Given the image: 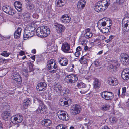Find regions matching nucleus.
Wrapping results in <instances>:
<instances>
[{
	"instance_id": "36",
	"label": "nucleus",
	"mask_w": 129,
	"mask_h": 129,
	"mask_svg": "<svg viewBox=\"0 0 129 129\" xmlns=\"http://www.w3.org/2000/svg\"><path fill=\"white\" fill-rule=\"evenodd\" d=\"M71 77L72 83L75 82L78 80V77L76 75L71 74Z\"/></svg>"
},
{
	"instance_id": "52",
	"label": "nucleus",
	"mask_w": 129,
	"mask_h": 129,
	"mask_svg": "<svg viewBox=\"0 0 129 129\" xmlns=\"http://www.w3.org/2000/svg\"><path fill=\"white\" fill-rule=\"evenodd\" d=\"M126 88L125 87H123L122 88V94L123 96L125 95V94L126 92Z\"/></svg>"
},
{
	"instance_id": "50",
	"label": "nucleus",
	"mask_w": 129,
	"mask_h": 129,
	"mask_svg": "<svg viewBox=\"0 0 129 129\" xmlns=\"http://www.w3.org/2000/svg\"><path fill=\"white\" fill-rule=\"evenodd\" d=\"M114 36L113 35L110 36L109 38L107 40H105V42L107 43H108L112 39H113L114 37Z\"/></svg>"
},
{
	"instance_id": "47",
	"label": "nucleus",
	"mask_w": 129,
	"mask_h": 129,
	"mask_svg": "<svg viewBox=\"0 0 129 129\" xmlns=\"http://www.w3.org/2000/svg\"><path fill=\"white\" fill-rule=\"evenodd\" d=\"M111 25H110L109 26H108V27H109V28H103V32L104 33H107L109 31V30L110 29V26Z\"/></svg>"
},
{
	"instance_id": "18",
	"label": "nucleus",
	"mask_w": 129,
	"mask_h": 129,
	"mask_svg": "<svg viewBox=\"0 0 129 129\" xmlns=\"http://www.w3.org/2000/svg\"><path fill=\"white\" fill-rule=\"evenodd\" d=\"M58 60V62L62 66H66L68 63V59L64 57H61Z\"/></svg>"
},
{
	"instance_id": "2",
	"label": "nucleus",
	"mask_w": 129,
	"mask_h": 129,
	"mask_svg": "<svg viewBox=\"0 0 129 129\" xmlns=\"http://www.w3.org/2000/svg\"><path fill=\"white\" fill-rule=\"evenodd\" d=\"M22 82L21 76L18 74L15 73L12 76V82L15 85H19Z\"/></svg>"
},
{
	"instance_id": "9",
	"label": "nucleus",
	"mask_w": 129,
	"mask_h": 129,
	"mask_svg": "<svg viewBox=\"0 0 129 129\" xmlns=\"http://www.w3.org/2000/svg\"><path fill=\"white\" fill-rule=\"evenodd\" d=\"M121 57V61L124 65L128 64L129 63V56L125 53H122L120 55Z\"/></svg>"
},
{
	"instance_id": "30",
	"label": "nucleus",
	"mask_w": 129,
	"mask_h": 129,
	"mask_svg": "<svg viewBox=\"0 0 129 129\" xmlns=\"http://www.w3.org/2000/svg\"><path fill=\"white\" fill-rule=\"evenodd\" d=\"M71 74L67 75L65 78L64 80L67 83H72V80L71 79Z\"/></svg>"
},
{
	"instance_id": "46",
	"label": "nucleus",
	"mask_w": 129,
	"mask_h": 129,
	"mask_svg": "<svg viewBox=\"0 0 129 129\" xmlns=\"http://www.w3.org/2000/svg\"><path fill=\"white\" fill-rule=\"evenodd\" d=\"M102 20H100L98 22V24H99V25H101V26H105L106 25V23L105 22V21H102L101 22Z\"/></svg>"
},
{
	"instance_id": "16",
	"label": "nucleus",
	"mask_w": 129,
	"mask_h": 129,
	"mask_svg": "<svg viewBox=\"0 0 129 129\" xmlns=\"http://www.w3.org/2000/svg\"><path fill=\"white\" fill-rule=\"evenodd\" d=\"M121 77L124 80L129 79V69L125 68L124 69L121 73Z\"/></svg>"
},
{
	"instance_id": "55",
	"label": "nucleus",
	"mask_w": 129,
	"mask_h": 129,
	"mask_svg": "<svg viewBox=\"0 0 129 129\" xmlns=\"http://www.w3.org/2000/svg\"><path fill=\"white\" fill-rule=\"evenodd\" d=\"M33 64L31 63L30 62L29 64V68L31 71H32L33 70Z\"/></svg>"
},
{
	"instance_id": "15",
	"label": "nucleus",
	"mask_w": 129,
	"mask_h": 129,
	"mask_svg": "<svg viewBox=\"0 0 129 129\" xmlns=\"http://www.w3.org/2000/svg\"><path fill=\"white\" fill-rule=\"evenodd\" d=\"M108 83L110 85H116L118 84L117 79L114 77H110L108 79Z\"/></svg>"
},
{
	"instance_id": "53",
	"label": "nucleus",
	"mask_w": 129,
	"mask_h": 129,
	"mask_svg": "<svg viewBox=\"0 0 129 129\" xmlns=\"http://www.w3.org/2000/svg\"><path fill=\"white\" fill-rule=\"evenodd\" d=\"M103 6V5L102 1L98 2L95 5V6H96L97 8V7H98V6Z\"/></svg>"
},
{
	"instance_id": "31",
	"label": "nucleus",
	"mask_w": 129,
	"mask_h": 129,
	"mask_svg": "<svg viewBox=\"0 0 129 129\" xmlns=\"http://www.w3.org/2000/svg\"><path fill=\"white\" fill-rule=\"evenodd\" d=\"M30 102L29 99L26 98L23 101V105L25 108L27 107Z\"/></svg>"
},
{
	"instance_id": "23",
	"label": "nucleus",
	"mask_w": 129,
	"mask_h": 129,
	"mask_svg": "<svg viewBox=\"0 0 129 129\" xmlns=\"http://www.w3.org/2000/svg\"><path fill=\"white\" fill-rule=\"evenodd\" d=\"M52 123L51 121L49 119H45L42 121L41 124L43 126H50Z\"/></svg>"
},
{
	"instance_id": "3",
	"label": "nucleus",
	"mask_w": 129,
	"mask_h": 129,
	"mask_svg": "<svg viewBox=\"0 0 129 129\" xmlns=\"http://www.w3.org/2000/svg\"><path fill=\"white\" fill-rule=\"evenodd\" d=\"M122 29L124 32L129 31V17L124 18L122 21Z\"/></svg>"
},
{
	"instance_id": "40",
	"label": "nucleus",
	"mask_w": 129,
	"mask_h": 129,
	"mask_svg": "<svg viewBox=\"0 0 129 129\" xmlns=\"http://www.w3.org/2000/svg\"><path fill=\"white\" fill-rule=\"evenodd\" d=\"M10 10L8 14L9 15L13 16L16 13V11L13 10L12 8L11 7Z\"/></svg>"
},
{
	"instance_id": "19",
	"label": "nucleus",
	"mask_w": 129,
	"mask_h": 129,
	"mask_svg": "<svg viewBox=\"0 0 129 129\" xmlns=\"http://www.w3.org/2000/svg\"><path fill=\"white\" fill-rule=\"evenodd\" d=\"M70 48V45L67 43L64 42L63 43L61 49L64 52L67 53L69 51Z\"/></svg>"
},
{
	"instance_id": "28",
	"label": "nucleus",
	"mask_w": 129,
	"mask_h": 129,
	"mask_svg": "<svg viewBox=\"0 0 129 129\" xmlns=\"http://www.w3.org/2000/svg\"><path fill=\"white\" fill-rule=\"evenodd\" d=\"M103 6L105 7V9L107 8L110 4V0H102V1Z\"/></svg>"
},
{
	"instance_id": "14",
	"label": "nucleus",
	"mask_w": 129,
	"mask_h": 129,
	"mask_svg": "<svg viewBox=\"0 0 129 129\" xmlns=\"http://www.w3.org/2000/svg\"><path fill=\"white\" fill-rule=\"evenodd\" d=\"M47 86V85L45 82L40 83L38 84L36 89L38 91L44 90L46 89Z\"/></svg>"
},
{
	"instance_id": "42",
	"label": "nucleus",
	"mask_w": 129,
	"mask_h": 129,
	"mask_svg": "<svg viewBox=\"0 0 129 129\" xmlns=\"http://www.w3.org/2000/svg\"><path fill=\"white\" fill-rule=\"evenodd\" d=\"M85 34L86 35L85 37L87 39L91 37L93 35L92 33L91 32H86Z\"/></svg>"
},
{
	"instance_id": "48",
	"label": "nucleus",
	"mask_w": 129,
	"mask_h": 129,
	"mask_svg": "<svg viewBox=\"0 0 129 129\" xmlns=\"http://www.w3.org/2000/svg\"><path fill=\"white\" fill-rule=\"evenodd\" d=\"M10 54L8 53H7L6 51H4L1 53V55L4 57H7L9 56Z\"/></svg>"
},
{
	"instance_id": "1",
	"label": "nucleus",
	"mask_w": 129,
	"mask_h": 129,
	"mask_svg": "<svg viewBox=\"0 0 129 129\" xmlns=\"http://www.w3.org/2000/svg\"><path fill=\"white\" fill-rule=\"evenodd\" d=\"M54 60L51 59L47 63V68L49 72L51 73H55L58 69V67L54 62Z\"/></svg>"
},
{
	"instance_id": "60",
	"label": "nucleus",
	"mask_w": 129,
	"mask_h": 129,
	"mask_svg": "<svg viewBox=\"0 0 129 129\" xmlns=\"http://www.w3.org/2000/svg\"><path fill=\"white\" fill-rule=\"evenodd\" d=\"M27 33L28 34H29V36L30 37H31L32 36H33V34L32 35L31 33L28 30H27Z\"/></svg>"
},
{
	"instance_id": "64",
	"label": "nucleus",
	"mask_w": 129,
	"mask_h": 129,
	"mask_svg": "<svg viewBox=\"0 0 129 129\" xmlns=\"http://www.w3.org/2000/svg\"><path fill=\"white\" fill-rule=\"evenodd\" d=\"M88 49V47L87 46H85L84 49L85 51H87V50Z\"/></svg>"
},
{
	"instance_id": "21",
	"label": "nucleus",
	"mask_w": 129,
	"mask_h": 129,
	"mask_svg": "<svg viewBox=\"0 0 129 129\" xmlns=\"http://www.w3.org/2000/svg\"><path fill=\"white\" fill-rule=\"evenodd\" d=\"M86 4V2L84 0H80L78 2L77 6V8L80 10L83 9Z\"/></svg>"
},
{
	"instance_id": "12",
	"label": "nucleus",
	"mask_w": 129,
	"mask_h": 129,
	"mask_svg": "<svg viewBox=\"0 0 129 129\" xmlns=\"http://www.w3.org/2000/svg\"><path fill=\"white\" fill-rule=\"evenodd\" d=\"M39 106L36 111L37 114L42 113L45 111V105L41 101H39Z\"/></svg>"
},
{
	"instance_id": "37",
	"label": "nucleus",
	"mask_w": 129,
	"mask_h": 129,
	"mask_svg": "<svg viewBox=\"0 0 129 129\" xmlns=\"http://www.w3.org/2000/svg\"><path fill=\"white\" fill-rule=\"evenodd\" d=\"M77 86L79 88H85L86 86L85 84L82 82H78L77 84Z\"/></svg>"
},
{
	"instance_id": "45",
	"label": "nucleus",
	"mask_w": 129,
	"mask_h": 129,
	"mask_svg": "<svg viewBox=\"0 0 129 129\" xmlns=\"http://www.w3.org/2000/svg\"><path fill=\"white\" fill-rule=\"evenodd\" d=\"M27 33V30L25 32L24 31V32L23 37L24 40H27V39H28L30 37L29 36V35Z\"/></svg>"
},
{
	"instance_id": "10",
	"label": "nucleus",
	"mask_w": 129,
	"mask_h": 129,
	"mask_svg": "<svg viewBox=\"0 0 129 129\" xmlns=\"http://www.w3.org/2000/svg\"><path fill=\"white\" fill-rule=\"evenodd\" d=\"M23 117L20 115L12 116L11 118V121L13 123L18 124L21 123L23 120Z\"/></svg>"
},
{
	"instance_id": "49",
	"label": "nucleus",
	"mask_w": 129,
	"mask_h": 129,
	"mask_svg": "<svg viewBox=\"0 0 129 129\" xmlns=\"http://www.w3.org/2000/svg\"><path fill=\"white\" fill-rule=\"evenodd\" d=\"M34 5L31 4H27V8L29 9L32 10L34 7Z\"/></svg>"
},
{
	"instance_id": "54",
	"label": "nucleus",
	"mask_w": 129,
	"mask_h": 129,
	"mask_svg": "<svg viewBox=\"0 0 129 129\" xmlns=\"http://www.w3.org/2000/svg\"><path fill=\"white\" fill-rule=\"evenodd\" d=\"M33 17L34 18L37 19L38 18L39 15L37 13H34L33 14Z\"/></svg>"
},
{
	"instance_id": "24",
	"label": "nucleus",
	"mask_w": 129,
	"mask_h": 129,
	"mask_svg": "<svg viewBox=\"0 0 129 129\" xmlns=\"http://www.w3.org/2000/svg\"><path fill=\"white\" fill-rule=\"evenodd\" d=\"M94 87L95 89H98L100 87L101 83L100 81L97 78H95L93 82Z\"/></svg>"
},
{
	"instance_id": "35",
	"label": "nucleus",
	"mask_w": 129,
	"mask_h": 129,
	"mask_svg": "<svg viewBox=\"0 0 129 129\" xmlns=\"http://www.w3.org/2000/svg\"><path fill=\"white\" fill-rule=\"evenodd\" d=\"M11 7L9 6H4L2 7V10L8 14Z\"/></svg>"
},
{
	"instance_id": "6",
	"label": "nucleus",
	"mask_w": 129,
	"mask_h": 129,
	"mask_svg": "<svg viewBox=\"0 0 129 129\" xmlns=\"http://www.w3.org/2000/svg\"><path fill=\"white\" fill-rule=\"evenodd\" d=\"M54 26L57 28L56 30L57 34L56 35L58 37H62V33L65 30V27L62 25L59 24L57 23H56L54 24Z\"/></svg>"
},
{
	"instance_id": "57",
	"label": "nucleus",
	"mask_w": 129,
	"mask_h": 129,
	"mask_svg": "<svg viewBox=\"0 0 129 129\" xmlns=\"http://www.w3.org/2000/svg\"><path fill=\"white\" fill-rule=\"evenodd\" d=\"M81 50V47L80 46L78 47L76 49V52H79Z\"/></svg>"
},
{
	"instance_id": "17",
	"label": "nucleus",
	"mask_w": 129,
	"mask_h": 129,
	"mask_svg": "<svg viewBox=\"0 0 129 129\" xmlns=\"http://www.w3.org/2000/svg\"><path fill=\"white\" fill-rule=\"evenodd\" d=\"M15 8L18 11L21 12L22 10V5L21 3L19 1H15L14 3Z\"/></svg>"
},
{
	"instance_id": "61",
	"label": "nucleus",
	"mask_w": 129,
	"mask_h": 129,
	"mask_svg": "<svg viewBox=\"0 0 129 129\" xmlns=\"http://www.w3.org/2000/svg\"><path fill=\"white\" fill-rule=\"evenodd\" d=\"M25 54L24 52L23 51H21L19 52V54L20 55L22 56Z\"/></svg>"
},
{
	"instance_id": "5",
	"label": "nucleus",
	"mask_w": 129,
	"mask_h": 129,
	"mask_svg": "<svg viewBox=\"0 0 129 129\" xmlns=\"http://www.w3.org/2000/svg\"><path fill=\"white\" fill-rule=\"evenodd\" d=\"M101 96L102 98L107 100L112 99L114 97L113 93L111 92L105 91L101 93Z\"/></svg>"
},
{
	"instance_id": "39",
	"label": "nucleus",
	"mask_w": 129,
	"mask_h": 129,
	"mask_svg": "<svg viewBox=\"0 0 129 129\" xmlns=\"http://www.w3.org/2000/svg\"><path fill=\"white\" fill-rule=\"evenodd\" d=\"M56 129H67V126L63 124H60L56 127Z\"/></svg>"
},
{
	"instance_id": "11",
	"label": "nucleus",
	"mask_w": 129,
	"mask_h": 129,
	"mask_svg": "<svg viewBox=\"0 0 129 129\" xmlns=\"http://www.w3.org/2000/svg\"><path fill=\"white\" fill-rule=\"evenodd\" d=\"M71 19L68 14H64L60 18L61 22L64 23H68L71 20Z\"/></svg>"
},
{
	"instance_id": "7",
	"label": "nucleus",
	"mask_w": 129,
	"mask_h": 129,
	"mask_svg": "<svg viewBox=\"0 0 129 129\" xmlns=\"http://www.w3.org/2000/svg\"><path fill=\"white\" fill-rule=\"evenodd\" d=\"M71 99L68 97L63 98L60 99L59 104L61 106L65 107L71 104Z\"/></svg>"
},
{
	"instance_id": "13",
	"label": "nucleus",
	"mask_w": 129,
	"mask_h": 129,
	"mask_svg": "<svg viewBox=\"0 0 129 129\" xmlns=\"http://www.w3.org/2000/svg\"><path fill=\"white\" fill-rule=\"evenodd\" d=\"M41 27L42 28L43 37H46L50 34V30L48 27L45 26H41Z\"/></svg>"
},
{
	"instance_id": "20",
	"label": "nucleus",
	"mask_w": 129,
	"mask_h": 129,
	"mask_svg": "<svg viewBox=\"0 0 129 129\" xmlns=\"http://www.w3.org/2000/svg\"><path fill=\"white\" fill-rule=\"evenodd\" d=\"M11 115L10 112L8 111H5L2 114V116L3 119L5 120H7L11 119Z\"/></svg>"
},
{
	"instance_id": "32",
	"label": "nucleus",
	"mask_w": 129,
	"mask_h": 129,
	"mask_svg": "<svg viewBox=\"0 0 129 129\" xmlns=\"http://www.w3.org/2000/svg\"><path fill=\"white\" fill-rule=\"evenodd\" d=\"M79 61L82 64H86L87 63L88 59L84 56H83L79 59Z\"/></svg>"
},
{
	"instance_id": "8",
	"label": "nucleus",
	"mask_w": 129,
	"mask_h": 129,
	"mask_svg": "<svg viewBox=\"0 0 129 129\" xmlns=\"http://www.w3.org/2000/svg\"><path fill=\"white\" fill-rule=\"evenodd\" d=\"M81 109L80 106L77 104H76L71 107L70 112L73 115H75L80 113Z\"/></svg>"
},
{
	"instance_id": "25",
	"label": "nucleus",
	"mask_w": 129,
	"mask_h": 129,
	"mask_svg": "<svg viewBox=\"0 0 129 129\" xmlns=\"http://www.w3.org/2000/svg\"><path fill=\"white\" fill-rule=\"evenodd\" d=\"M67 1V0H58L56 5L57 7H62L66 4Z\"/></svg>"
},
{
	"instance_id": "22",
	"label": "nucleus",
	"mask_w": 129,
	"mask_h": 129,
	"mask_svg": "<svg viewBox=\"0 0 129 129\" xmlns=\"http://www.w3.org/2000/svg\"><path fill=\"white\" fill-rule=\"evenodd\" d=\"M22 29L21 27H18L14 34V37L16 39L19 38L20 36Z\"/></svg>"
},
{
	"instance_id": "51",
	"label": "nucleus",
	"mask_w": 129,
	"mask_h": 129,
	"mask_svg": "<svg viewBox=\"0 0 129 129\" xmlns=\"http://www.w3.org/2000/svg\"><path fill=\"white\" fill-rule=\"evenodd\" d=\"M93 64L95 67L99 66H100L99 62V61L97 60H95L94 61Z\"/></svg>"
},
{
	"instance_id": "29",
	"label": "nucleus",
	"mask_w": 129,
	"mask_h": 129,
	"mask_svg": "<svg viewBox=\"0 0 129 129\" xmlns=\"http://www.w3.org/2000/svg\"><path fill=\"white\" fill-rule=\"evenodd\" d=\"M30 14L28 13H27L23 15V17L22 18L24 20V21L27 22L30 21Z\"/></svg>"
},
{
	"instance_id": "38",
	"label": "nucleus",
	"mask_w": 129,
	"mask_h": 129,
	"mask_svg": "<svg viewBox=\"0 0 129 129\" xmlns=\"http://www.w3.org/2000/svg\"><path fill=\"white\" fill-rule=\"evenodd\" d=\"M103 7H104L103 6H98V7L97 8L96 6H95L94 9L97 12H99L100 11H103V10H105V9H103L102 8Z\"/></svg>"
},
{
	"instance_id": "62",
	"label": "nucleus",
	"mask_w": 129,
	"mask_h": 129,
	"mask_svg": "<svg viewBox=\"0 0 129 129\" xmlns=\"http://www.w3.org/2000/svg\"><path fill=\"white\" fill-rule=\"evenodd\" d=\"M102 129H110L107 126L105 125L104 126Z\"/></svg>"
},
{
	"instance_id": "58",
	"label": "nucleus",
	"mask_w": 129,
	"mask_h": 129,
	"mask_svg": "<svg viewBox=\"0 0 129 129\" xmlns=\"http://www.w3.org/2000/svg\"><path fill=\"white\" fill-rule=\"evenodd\" d=\"M30 30L29 31H31V32H33V31L35 30V28L34 27H33V26H31V27H30Z\"/></svg>"
},
{
	"instance_id": "63",
	"label": "nucleus",
	"mask_w": 129,
	"mask_h": 129,
	"mask_svg": "<svg viewBox=\"0 0 129 129\" xmlns=\"http://www.w3.org/2000/svg\"><path fill=\"white\" fill-rule=\"evenodd\" d=\"M107 21L108 23H109L110 24H111V23L112 22L110 20V19L109 18H107Z\"/></svg>"
},
{
	"instance_id": "43",
	"label": "nucleus",
	"mask_w": 129,
	"mask_h": 129,
	"mask_svg": "<svg viewBox=\"0 0 129 129\" xmlns=\"http://www.w3.org/2000/svg\"><path fill=\"white\" fill-rule=\"evenodd\" d=\"M110 106L109 105H106L103 106L102 109L104 111H107L109 109Z\"/></svg>"
},
{
	"instance_id": "44",
	"label": "nucleus",
	"mask_w": 129,
	"mask_h": 129,
	"mask_svg": "<svg viewBox=\"0 0 129 129\" xmlns=\"http://www.w3.org/2000/svg\"><path fill=\"white\" fill-rule=\"evenodd\" d=\"M116 67L115 66H113V65H111L109 66L108 68V70L110 71H112L114 70V69H115Z\"/></svg>"
},
{
	"instance_id": "56",
	"label": "nucleus",
	"mask_w": 129,
	"mask_h": 129,
	"mask_svg": "<svg viewBox=\"0 0 129 129\" xmlns=\"http://www.w3.org/2000/svg\"><path fill=\"white\" fill-rule=\"evenodd\" d=\"M80 53L79 52H76L75 53V55L76 57H78L80 54Z\"/></svg>"
},
{
	"instance_id": "33",
	"label": "nucleus",
	"mask_w": 129,
	"mask_h": 129,
	"mask_svg": "<svg viewBox=\"0 0 129 129\" xmlns=\"http://www.w3.org/2000/svg\"><path fill=\"white\" fill-rule=\"evenodd\" d=\"M69 92V90L68 89L66 88L65 89H62L61 90L60 93L61 95H63L64 96L68 94Z\"/></svg>"
},
{
	"instance_id": "34",
	"label": "nucleus",
	"mask_w": 129,
	"mask_h": 129,
	"mask_svg": "<svg viewBox=\"0 0 129 129\" xmlns=\"http://www.w3.org/2000/svg\"><path fill=\"white\" fill-rule=\"evenodd\" d=\"M110 121L112 123H116L118 121V119L115 117H111L109 119Z\"/></svg>"
},
{
	"instance_id": "26",
	"label": "nucleus",
	"mask_w": 129,
	"mask_h": 129,
	"mask_svg": "<svg viewBox=\"0 0 129 129\" xmlns=\"http://www.w3.org/2000/svg\"><path fill=\"white\" fill-rule=\"evenodd\" d=\"M54 89L57 91H59L60 92L62 89L61 86L60 84L56 83L54 84Z\"/></svg>"
},
{
	"instance_id": "4",
	"label": "nucleus",
	"mask_w": 129,
	"mask_h": 129,
	"mask_svg": "<svg viewBox=\"0 0 129 129\" xmlns=\"http://www.w3.org/2000/svg\"><path fill=\"white\" fill-rule=\"evenodd\" d=\"M57 114L59 119L61 120L66 121L69 119L67 113L64 111L59 110L57 112Z\"/></svg>"
},
{
	"instance_id": "59",
	"label": "nucleus",
	"mask_w": 129,
	"mask_h": 129,
	"mask_svg": "<svg viewBox=\"0 0 129 129\" xmlns=\"http://www.w3.org/2000/svg\"><path fill=\"white\" fill-rule=\"evenodd\" d=\"M47 105H48L50 108H51L52 107V105L51 103L49 102H47Z\"/></svg>"
},
{
	"instance_id": "27",
	"label": "nucleus",
	"mask_w": 129,
	"mask_h": 129,
	"mask_svg": "<svg viewBox=\"0 0 129 129\" xmlns=\"http://www.w3.org/2000/svg\"><path fill=\"white\" fill-rule=\"evenodd\" d=\"M41 26L38 27L36 31V35L38 37H43V34L42 30V28Z\"/></svg>"
},
{
	"instance_id": "41",
	"label": "nucleus",
	"mask_w": 129,
	"mask_h": 129,
	"mask_svg": "<svg viewBox=\"0 0 129 129\" xmlns=\"http://www.w3.org/2000/svg\"><path fill=\"white\" fill-rule=\"evenodd\" d=\"M89 90V88H87L86 86L85 88H83L80 91V92L82 94L86 93Z\"/></svg>"
}]
</instances>
